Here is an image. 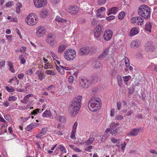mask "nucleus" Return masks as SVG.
<instances>
[{"instance_id": "obj_31", "label": "nucleus", "mask_w": 157, "mask_h": 157, "mask_svg": "<svg viewBox=\"0 0 157 157\" xmlns=\"http://www.w3.org/2000/svg\"><path fill=\"white\" fill-rule=\"evenodd\" d=\"M48 14V12L45 10H43L41 11L40 13V16L42 18H45Z\"/></svg>"}, {"instance_id": "obj_46", "label": "nucleus", "mask_w": 157, "mask_h": 157, "mask_svg": "<svg viewBox=\"0 0 157 157\" xmlns=\"http://www.w3.org/2000/svg\"><path fill=\"white\" fill-rule=\"evenodd\" d=\"M106 0H98V5L102 6L106 2Z\"/></svg>"}, {"instance_id": "obj_55", "label": "nucleus", "mask_w": 157, "mask_h": 157, "mask_svg": "<svg viewBox=\"0 0 157 157\" xmlns=\"http://www.w3.org/2000/svg\"><path fill=\"white\" fill-rule=\"evenodd\" d=\"M55 88V86L53 85H51L48 86V87L46 88V90H51L52 89H54Z\"/></svg>"}, {"instance_id": "obj_54", "label": "nucleus", "mask_w": 157, "mask_h": 157, "mask_svg": "<svg viewBox=\"0 0 157 157\" xmlns=\"http://www.w3.org/2000/svg\"><path fill=\"white\" fill-rule=\"evenodd\" d=\"M115 18V16L113 15H111L106 17V19L107 21H110L114 19Z\"/></svg>"}, {"instance_id": "obj_51", "label": "nucleus", "mask_w": 157, "mask_h": 157, "mask_svg": "<svg viewBox=\"0 0 157 157\" xmlns=\"http://www.w3.org/2000/svg\"><path fill=\"white\" fill-rule=\"evenodd\" d=\"M123 117L122 115H117L116 116L115 118V120H121L123 119Z\"/></svg>"}, {"instance_id": "obj_19", "label": "nucleus", "mask_w": 157, "mask_h": 157, "mask_svg": "<svg viewBox=\"0 0 157 157\" xmlns=\"http://www.w3.org/2000/svg\"><path fill=\"white\" fill-rule=\"evenodd\" d=\"M140 45V42L138 40H133L131 43V46L132 48H138Z\"/></svg>"}, {"instance_id": "obj_37", "label": "nucleus", "mask_w": 157, "mask_h": 157, "mask_svg": "<svg viewBox=\"0 0 157 157\" xmlns=\"http://www.w3.org/2000/svg\"><path fill=\"white\" fill-rule=\"evenodd\" d=\"M101 33H100V32L96 31L94 34V36L95 38L96 39H98L101 36Z\"/></svg>"}, {"instance_id": "obj_34", "label": "nucleus", "mask_w": 157, "mask_h": 157, "mask_svg": "<svg viewBox=\"0 0 157 157\" xmlns=\"http://www.w3.org/2000/svg\"><path fill=\"white\" fill-rule=\"evenodd\" d=\"M35 124L33 123H31L28 125L26 128L27 130L28 131H29L35 127Z\"/></svg>"}, {"instance_id": "obj_44", "label": "nucleus", "mask_w": 157, "mask_h": 157, "mask_svg": "<svg viewBox=\"0 0 157 157\" xmlns=\"http://www.w3.org/2000/svg\"><path fill=\"white\" fill-rule=\"evenodd\" d=\"M17 98L16 96H10L8 100V101H15L16 100H17Z\"/></svg>"}, {"instance_id": "obj_18", "label": "nucleus", "mask_w": 157, "mask_h": 157, "mask_svg": "<svg viewBox=\"0 0 157 157\" xmlns=\"http://www.w3.org/2000/svg\"><path fill=\"white\" fill-rule=\"evenodd\" d=\"M78 11V9L75 6H71L68 10V12L71 14H76Z\"/></svg>"}, {"instance_id": "obj_23", "label": "nucleus", "mask_w": 157, "mask_h": 157, "mask_svg": "<svg viewBox=\"0 0 157 157\" xmlns=\"http://www.w3.org/2000/svg\"><path fill=\"white\" fill-rule=\"evenodd\" d=\"M139 33V31L137 28L134 27L132 28L130 32V35L131 36H132L137 34Z\"/></svg>"}, {"instance_id": "obj_28", "label": "nucleus", "mask_w": 157, "mask_h": 157, "mask_svg": "<svg viewBox=\"0 0 157 157\" xmlns=\"http://www.w3.org/2000/svg\"><path fill=\"white\" fill-rule=\"evenodd\" d=\"M56 69L61 74H64L65 71L63 68V66H60V67L56 66Z\"/></svg>"}, {"instance_id": "obj_9", "label": "nucleus", "mask_w": 157, "mask_h": 157, "mask_svg": "<svg viewBox=\"0 0 157 157\" xmlns=\"http://www.w3.org/2000/svg\"><path fill=\"white\" fill-rule=\"evenodd\" d=\"M34 4L37 8H40L46 5L47 0H34Z\"/></svg>"}, {"instance_id": "obj_11", "label": "nucleus", "mask_w": 157, "mask_h": 157, "mask_svg": "<svg viewBox=\"0 0 157 157\" xmlns=\"http://www.w3.org/2000/svg\"><path fill=\"white\" fill-rule=\"evenodd\" d=\"M145 50L148 52H154L155 50V47L153 42H148L145 46Z\"/></svg>"}, {"instance_id": "obj_62", "label": "nucleus", "mask_w": 157, "mask_h": 157, "mask_svg": "<svg viewBox=\"0 0 157 157\" xmlns=\"http://www.w3.org/2000/svg\"><path fill=\"white\" fill-rule=\"evenodd\" d=\"M4 116L5 118L7 121H9L11 119V117L9 115H5Z\"/></svg>"}, {"instance_id": "obj_20", "label": "nucleus", "mask_w": 157, "mask_h": 157, "mask_svg": "<svg viewBox=\"0 0 157 157\" xmlns=\"http://www.w3.org/2000/svg\"><path fill=\"white\" fill-rule=\"evenodd\" d=\"M118 8L116 7H114L112 8L109 10V12L107 13L108 15L113 14H115L118 11Z\"/></svg>"}, {"instance_id": "obj_45", "label": "nucleus", "mask_w": 157, "mask_h": 157, "mask_svg": "<svg viewBox=\"0 0 157 157\" xmlns=\"http://www.w3.org/2000/svg\"><path fill=\"white\" fill-rule=\"evenodd\" d=\"M102 26L101 25H98L96 27L97 32H100L102 33Z\"/></svg>"}, {"instance_id": "obj_61", "label": "nucleus", "mask_w": 157, "mask_h": 157, "mask_svg": "<svg viewBox=\"0 0 157 157\" xmlns=\"http://www.w3.org/2000/svg\"><path fill=\"white\" fill-rule=\"evenodd\" d=\"M5 64V60H3L0 62V68L3 67Z\"/></svg>"}, {"instance_id": "obj_2", "label": "nucleus", "mask_w": 157, "mask_h": 157, "mask_svg": "<svg viewBox=\"0 0 157 157\" xmlns=\"http://www.w3.org/2000/svg\"><path fill=\"white\" fill-rule=\"evenodd\" d=\"M101 104V101L100 98H93L89 100L88 107L90 111L95 112L100 109Z\"/></svg>"}, {"instance_id": "obj_39", "label": "nucleus", "mask_w": 157, "mask_h": 157, "mask_svg": "<svg viewBox=\"0 0 157 157\" xmlns=\"http://www.w3.org/2000/svg\"><path fill=\"white\" fill-rule=\"evenodd\" d=\"M5 88L6 90L10 92H13L15 91V89L11 87H9L8 86H6Z\"/></svg>"}, {"instance_id": "obj_58", "label": "nucleus", "mask_w": 157, "mask_h": 157, "mask_svg": "<svg viewBox=\"0 0 157 157\" xmlns=\"http://www.w3.org/2000/svg\"><path fill=\"white\" fill-rule=\"evenodd\" d=\"M13 5V2L12 1H10L8 2L6 4V6L8 7H11Z\"/></svg>"}, {"instance_id": "obj_52", "label": "nucleus", "mask_w": 157, "mask_h": 157, "mask_svg": "<svg viewBox=\"0 0 157 157\" xmlns=\"http://www.w3.org/2000/svg\"><path fill=\"white\" fill-rule=\"evenodd\" d=\"M92 147L93 146L91 145L89 146L86 148L85 151L90 152H91V150L92 148Z\"/></svg>"}, {"instance_id": "obj_33", "label": "nucleus", "mask_w": 157, "mask_h": 157, "mask_svg": "<svg viewBox=\"0 0 157 157\" xmlns=\"http://www.w3.org/2000/svg\"><path fill=\"white\" fill-rule=\"evenodd\" d=\"M52 113L50 111L46 110L42 114V116L44 117H48L51 116Z\"/></svg>"}, {"instance_id": "obj_32", "label": "nucleus", "mask_w": 157, "mask_h": 157, "mask_svg": "<svg viewBox=\"0 0 157 157\" xmlns=\"http://www.w3.org/2000/svg\"><path fill=\"white\" fill-rule=\"evenodd\" d=\"M56 21L62 23L66 22L67 21V20L66 19H63L59 16L56 17Z\"/></svg>"}, {"instance_id": "obj_49", "label": "nucleus", "mask_w": 157, "mask_h": 157, "mask_svg": "<svg viewBox=\"0 0 157 157\" xmlns=\"http://www.w3.org/2000/svg\"><path fill=\"white\" fill-rule=\"evenodd\" d=\"M40 111V109H36L34 110L33 111L32 113V114L34 115H35L37 114L38 113H39V111Z\"/></svg>"}, {"instance_id": "obj_10", "label": "nucleus", "mask_w": 157, "mask_h": 157, "mask_svg": "<svg viewBox=\"0 0 157 157\" xmlns=\"http://www.w3.org/2000/svg\"><path fill=\"white\" fill-rule=\"evenodd\" d=\"M36 34L38 37L42 36L46 33V30L44 26H40L36 28Z\"/></svg>"}, {"instance_id": "obj_24", "label": "nucleus", "mask_w": 157, "mask_h": 157, "mask_svg": "<svg viewBox=\"0 0 157 157\" xmlns=\"http://www.w3.org/2000/svg\"><path fill=\"white\" fill-rule=\"evenodd\" d=\"M55 118L56 120L61 123H63L65 121V117L63 116L56 115L55 116Z\"/></svg>"}, {"instance_id": "obj_13", "label": "nucleus", "mask_w": 157, "mask_h": 157, "mask_svg": "<svg viewBox=\"0 0 157 157\" xmlns=\"http://www.w3.org/2000/svg\"><path fill=\"white\" fill-rule=\"evenodd\" d=\"M113 32L110 30H107L104 33L103 36L104 39L106 41L110 40L113 36Z\"/></svg>"}, {"instance_id": "obj_40", "label": "nucleus", "mask_w": 157, "mask_h": 157, "mask_svg": "<svg viewBox=\"0 0 157 157\" xmlns=\"http://www.w3.org/2000/svg\"><path fill=\"white\" fill-rule=\"evenodd\" d=\"M92 81L94 83H96L98 82L99 79L98 77L96 75H93L92 76Z\"/></svg>"}, {"instance_id": "obj_36", "label": "nucleus", "mask_w": 157, "mask_h": 157, "mask_svg": "<svg viewBox=\"0 0 157 157\" xmlns=\"http://www.w3.org/2000/svg\"><path fill=\"white\" fill-rule=\"evenodd\" d=\"M131 78V77L130 75L126 76L123 77L124 81L126 85H128L127 82L129 80V78Z\"/></svg>"}, {"instance_id": "obj_15", "label": "nucleus", "mask_w": 157, "mask_h": 157, "mask_svg": "<svg viewBox=\"0 0 157 157\" xmlns=\"http://www.w3.org/2000/svg\"><path fill=\"white\" fill-rule=\"evenodd\" d=\"M109 48L107 47L104 49L101 54L98 57V59L100 60L103 59L106 56L109 52Z\"/></svg>"}, {"instance_id": "obj_64", "label": "nucleus", "mask_w": 157, "mask_h": 157, "mask_svg": "<svg viewBox=\"0 0 157 157\" xmlns=\"http://www.w3.org/2000/svg\"><path fill=\"white\" fill-rule=\"evenodd\" d=\"M24 74L23 73H21L18 75L17 77L20 79H22L24 77Z\"/></svg>"}, {"instance_id": "obj_42", "label": "nucleus", "mask_w": 157, "mask_h": 157, "mask_svg": "<svg viewBox=\"0 0 157 157\" xmlns=\"http://www.w3.org/2000/svg\"><path fill=\"white\" fill-rule=\"evenodd\" d=\"M105 8L104 7H101L97 10V13H101L102 12H104L105 11Z\"/></svg>"}, {"instance_id": "obj_43", "label": "nucleus", "mask_w": 157, "mask_h": 157, "mask_svg": "<svg viewBox=\"0 0 157 157\" xmlns=\"http://www.w3.org/2000/svg\"><path fill=\"white\" fill-rule=\"evenodd\" d=\"M19 58L21 60V63L23 64L25 63L26 60L22 56V55H21L19 56Z\"/></svg>"}, {"instance_id": "obj_6", "label": "nucleus", "mask_w": 157, "mask_h": 157, "mask_svg": "<svg viewBox=\"0 0 157 157\" xmlns=\"http://www.w3.org/2000/svg\"><path fill=\"white\" fill-rule=\"evenodd\" d=\"M38 21V18L35 17L34 15L33 16L32 13H30L25 19L26 22L29 25H34L37 23Z\"/></svg>"}, {"instance_id": "obj_22", "label": "nucleus", "mask_w": 157, "mask_h": 157, "mask_svg": "<svg viewBox=\"0 0 157 157\" xmlns=\"http://www.w3.org/2000/svg\"><path fill=\"white\" fill-rule=\"evenodd\" d=\"M7 65L9 67V70L10 71L13 73H14L15 71L13 67V64L12 62L10 61H7Z\"/></svg>"}, {"instance_id": "obj_17", "label": "nucleus", "mask_w": 157, "mask_h": 157, "mask_svg": "<svg viewBox=\"0 0 157 157\" xmlns=\"http://www.w3.org/2000/svg\"><path fill=\"white\" fill-rule=\"evenodd\" d=\"M95 136L92 134H91L90 135V138L85 142V144L86 146H88L91 144L93 141L94 140Z\"/></svg>"}, {"instance_id": "obj_3", "label": "nucleus", "mask_w": 157, "mask_h": 157, "mask_svg": "<svg viewBox=\"0 0 157 157\" xmlns=\"http://www.w3.org/2000/svg\"><path fill=\"white\" fill-rule=\"evenodd\" d=\"M139 15L145 19H148L150 17L151 11L150 8L145 5L140 7L138 10Z\"/></svg>"}, {"instance_id": "obj_4", "label": "nucleus", "mask_w": 157, "mask_h": 157, "mask_svg": "<svg viewBox=\"0 0 157 157\" xmlns=\"http://www.w3.org/2000/svg\"><path fill=\"white\" fill-rule=\"evenodd\" d=\"M63 56L67 60L71 61L76 56V52L74 49H67L64 52Z\"/></svg>"}, {"instance_id": "obj_50", "label": "nucleus", "mask_w": 157, "mask_h": 157, "mask_svg": "<svg viewBox=\"0 0 157 157\" xmlns=\"http://www.w3.org/2000/svg\"><path fill=\"white\" fill-rule=\"evenodd\" d=\"M128 94H133V93L134 92V88L133 87H130L129 88H128Z\"/></svg>"}, {"instance_id": "obj_1", "label": "nucleus", "mask_w": 157, "mask_h": 157, "mask_svg": "<svg viewBox=\"0 0 157 157\" xmlns=\"http://www.w3.org/2000/svg\"><path fill=\"white\" fill-rule=\"evenodd\" d=\"M82 97L78 95L74 98L69 106L70 113L73 116H75L78 113L81 107Z\"/></svg>"}, {"instance_id": "obj_14", "label": "nucleus", "mask_w": 157, "mask_h": 157, "mask_svg": "<svg viewBox=\"0 0 157 157\" xmlns=\"http://www.w3.org/2000/svg\"><path fill=\"white\" fill-rule=\"evenodd\" d=\"M142 128H134L129 132L127 133V135L128 136H136L138 134L141 132Z\"/></svg>"}, {"instance_id": "obj_30", "label": "nucleus", "mask_w": 157, "mask_h": 157, "mask_svg": "<svg viewBox=\"0 0 157 157\" xmlns=\"http://www.w3.org/2000/svg\"><path fill=\"white\" fill-rule=\"evenodd\" d=\"M16 12L17 13H20V9L22 7V4L21 3L18 2L16 3Z\"/></svg>"}, {"instance_id": "obj_41", "label": "nucleus", "mask_w": 157, "mask_h": 157, "mask_svg": "<svg viewBox=\"0 0 157 157\" xmlns=\"http://www.w3.org/2000/svg\"><path fill=\"white\" fill-rule=\"evenodd\" d=\"M45 72L47 74L49 75H54L56 74V73L54 71L50 70H46Z\"/></svg>"}, {"instance_id": "obj_5", "label": "nucleus", "mask_w": 157, "mask_h": 157, "mask_svg": "<svg viewBox=\"0 0 157 157\" xmlns=\"http://www.w3.org/2000/svg\"><path fill=\"white\" fill-rule=\"evenodd\" d=\"M79 86L81 88H87L90 87L91 84V81L87 78L82 77L79 78Z\"/></svg>"}, {"instance_id": "obj_48", "label": "nucleus", "mask_w": 157, "mask_h": 157, "mask_svg": "<svg viewBox=\"0 0 157 157\" xmlns=\"http://www.w3.org/2000/svg\"><path fill=\"white\" fill-rule=\"evenodd\" d=\"M55 134L58 136H61L63 135V132L59 130H55L54 131Z\"/></svg>"}, {"instance_id": "obj_38", "label": "nucleus", "mask_w": 157, "mask_h": 157, "mask_svg": "<svg viewBox=\"0 0 157 157\" xmlns=\"http://www.w3.org/2000/svg\"><path fill=\"white\" fill-rule=\"evenodd\" d=\"M125 14L124 12H121L119 13L118 16V17L119 19L122 20L124 17Z\"/></svg>"}, {"instance_id": "obj_16", "label": "nucleus", "mask_w": 157, "mask_h": 157, "mask_svg": "<svg viewBox=\"0 0 157 157\" xmlns=\"http://www.w3.org/2000/svg\"><path fill=\"white\" fill-rule=\"evenodd\" d=\"M78 125V122H75L72 127V130L71 133L70 137L73 139H75V134L76 132V130Z\"/></svg>"}, {"instance_id": "obj_59", "label": "nucleus", "mask_w": 157, "mask_h": 157, "mask_svg": "<svg viewBox=\"0 0 157 157\" xmlns=\"http://www.w3.org/2000/svg\"><path fill=\"white\" fill-rule=\"evenodd\" d=\"M47 129L46 128H43L41 130L40 132L43 135H44L47 132Z\"/></svg>"}, {"instance_id": "obj_57", "label": "nucleus", "mask_w": 157, "mask_h": 157, "mask_svg": "<svg viewBox=\"0 0 157 157\" xmlns=\"http://www.w3.org/2000/svg\"><path fill=\"white\" fill-rule=\"evenodd\" d=\"M60 149V151L63 153H66V152L65 147L62 145H61Z\"/></svg>"}, {"instance_id": "obj_60", "label": "nucleus", "mask_w": 157, "mask_h": 157, "mask_svg": "<svg viewBox=\"0 0 157 157\" xmlns=\"http://www.w3.org/2000/svg\"><path fill=\"white\" fill-rule=\"evenodd\" d=\"M117 106L118 110H120L121 108V102H117Z\"/></svg>"}, {"instance_id": "obj_26", "label": "nucleus", "mask_w": 157, "mask_h": 157, "mask_svg": "<svg viewBox=\"0 0 157 157\" xmlns=\"http://www.w3.org/2000/svg\"><path fill=\"white\" fill-rule=\"evenodd\" d=\"M33 95L32 94H29L26 96H25L24 98L23 102H22L24 104H26L27 102L29 101V98L31 97H33Z\"/></svg>"}, {"instance_id": "obj_63", "label": "nucleus", "mask_w": 157, "mask_h": 157, "mask_svg": "<svg viewBox=\"0 0 157 157\" xmlns=\"http://www.w3.org/2000/svg\"><path fill=\"white\" fill-rule=\"evenodd\" d=\"M118 128H116L115 129H114L113 130H111L110 133L112 134H113L117 133V132Z\"/></svg>"}, {"instance_id": "obj_53", "label": "nucleus", "mask_w": 157, "mask_h": 157, "mask_svg": "<svg viewBox=\"0 0 157 157\" xmlns=\"http://www.w3.org/2000/svg\"><path fill=\"white\" fill-rule=\"evenodd\" d=\"M25 73L29 75H31L33 73V72L31 69H29L26 71Z\"/></svg>"}, {"instance_id": "obj_8", "label": "nucleus", "mask_w": 157, "mask_h": 157, "mask_svg": "<svg viewBox=\"0 0 157 157\" xmlns=\"http://www.w3.org/2000/svg\"><path fill=\"white\" fill-rule=\"evenodd\" d=\"M89 47L85 46L80 48L78 52V55L79 56H83L87 55L90 52Z\"/></svg>"}, {"instance_id": "obj_29", "label": "nucleus", "mask_w": 157, "mask_h": 157, "mask_svg": "<svg viewBox=\"0 0 157 157\" xmlns=\"http://www.w3.org/2000/svg\"><path fill=\"white\" fill-rule=\"evenodd\" d=\"M118 84L120 87H121L122 85V81L121 77L120 75H118L117 77Z\"/></svg>"}, {"instance_id": "obj_7", "label": "nucleus", "mask_w": 157, "mask_h": 157, "mask_svg": "<svg viewBox=\"0 0 157 157\" xmlns=\"http://www.w3.org/2000/svg\"><path fill=\"white\" fill-rule=\"evenodd\" d=\"M56 38L55 35L52 33H50L47 35V38L46 39V42L48 44H50L53 47L56 45V42L55 41V40Z\"/></svg>"}, {"instance_id": "obj_21", "label": "nucleus", "mask_w": 157, "mask_h": 157, "mask_svg": "<svg viewBox=\"0 0 157 157\" xmlns=\"http://www.w3.org/2000/svg\"><path fill=\"white\" fill-rule=\"evenodd\" d=\"M36 74L38 76V79L42 80L44 78V72L38 70L36 71Z\"/></svg>"}, {"instance_id": "obj_27", "label": "nucleus", "mask_w": 157, "mask_h": 157, "mask_svg": "<svg viewBox=\"0 0 157 157\" xmlns=\"http://www.w3.org/2000/svg\"><path fill=\"white\" fill-rule=\"evenodd\" d=\"M66 48V46L65 45L62 44L59 45L58 47V53H61Z\"/></svg>"}, {"instance_id": "obj_47", "label": "nucleus", "mask_w": 157, "mask_h": 157, "mask_svg": "<svg viewBox=\"0 0 157 157\" xmlns=\"http://www.w3.org/2000/svg\"><path fill=\"white\" fill-rule=\"evenodd\" d=\"M125 63L126 67H128L129 65V59L127 57L124 58Z\"/></svg>"}, {"instance_id": "obj_56", "label": "nucleus", "mask_w": 157, "mask_h": 157, "mask_svg": "<svg viewBox=\"0 0 157 157\" xmlns=\"http://www.w3.org/2000/svg\"><path fill=\"white\" fill-rule=\"evenodd\" d=\"M68 81L69 83H71L74 81V77L72 76H70L68 77Z\"/></svg>"}, {"instance_id": "obj_12", "label": "nucleus", "mask_w": 157, "mask_h": 157, "mask_svg": "<svg viewBox=\"0 0 157 157\" xmlns=\"http://www.w3.org/2000/svg\"><path fill=\"white\" fill-rule=\"evenodd\" d=\"M131 21L136 25H141L143 24L144 20L140 17H136L132 18Z\"/></svg>"}, {"instance_id": "obj_25", "label": "nucleus", "mask_w": 157, "mask_h": 157, "mask_svg": "<svg viewBox=\"0 0 157 157\" xmlns=\"http://www.w3.org/2000/svg\"><path fill=\"white\" fill-rule=\"evenodd\" d=\"M151 27L152 26L151 23L149 22H147L145 24V29L148 32H151Z\"/></svg>"}, {"instance_id": "obj_35", "label": "nucleus", "mask_w": 157, "mask_h": 157, "mask_svg": "<svg viewBox=\"0 0 157 157\" xmlns=\"http://www.w3.org/2000/svg\"><path fill=\"white\" fill-rule=\"evenodd\" d=\"M94 65L95 68H98L100 67L101 66V64L100 62L97 61L95 62L94 63Z\"/></svg>"}]
</instances>
